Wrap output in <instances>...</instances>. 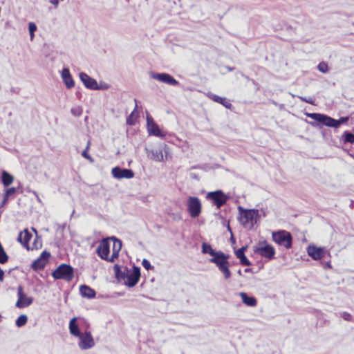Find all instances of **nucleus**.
<instances>
[{
	"mask_svg": "<svg viewBox=\"0 0 354 354\" xmlns=\"http://www.w3.org/2000/svg\"><path fill=\"white\" fill-rule=\"evenodd\" d=\"M306 115L319 124L334 128H338L348 120V117H341L339 120H335L325 114L318 113H307Z\"/></svg>",
	"mask_w": 354,
	"mask_h": 354,
	"instance_id": "nucleus-1",
	"label": "nucleus"
},
{
	"mask_svg": "<svg viewBox=\"0 0 354 354\" xmlns=\"http://www.w3.org/2000/svg\"><path fill=\"white\" fill-rule=\"evenodd\" d=\"M51 274L55 279L71 281L74 277V269L68 264L62 263L53 271Z\"/></svg>",
	"mask_w": 354,
	"mask_h": 354,
	"instance_id": "nucleus-2",
	"label": "nucleus"
},
{
	"mask_svg": "<svg viewBox=\"0 0 354 354\" xmlns=\"http://www.w3.org/2000/svg\"><path fill=\"white\" fill-rule=\"evenodd\" d=\"M272 240L279 245L283 246L287 249L292 247V237L290 232L286 230H279L273 232L272 234Z\"/></svg>",
	"mask_w": 354,
	"mask_h": 354,
	"instance_id": "nucleus-3",
	"label": "nucleus"
},
{
	"mask_svg": "<svg viewBox=\"0 0 354 354\" xmlns=\"http://www.w3.org/2000/svg\"><path fill=\"white\" fill-rule=\"evenodd\" d=\"M238 209L241 214L240 222L244 226H246L249 223L253 225L254 222L256 221V218L259 216L258 210L254 209H245L241 206L238 207Z\"/></svg>",
	"mask_w": 354,
	"mask_h": 354,
	"instance_id": "nucleus-4",
	"label": "nucleus"
},
{
	"mask_svg": "<svg viewBox=\"0 0 354 354\" xmlns=\"http://www.w3.org/2000/svg\"><path fill=\"white\" fill-rule=\"evenodd\" d=\"M206 198L212 202V203L219 209L221 206L225 205L229 199L225 193L221 190H216L210 192L207 194Z\"/></svg>",
	"mask_w": 354,
	"mask_h": 354,
	"instance_id": "nucleus-5",
	"label": "nucleus"
},
{
	"mask_svg": "<svg viewBox=\"0 0 354 354\" xmlns=\"http://www.w3.org/2000/svg\"><path fill=\"white\" fill-rule=\"evenodd\" d=\"M187 206V211L192 218H196L201 213L202 204L199 198L196 196L188 197Z\"/></svg>",
	"mask_w": 354,
	"mask_h": 354,
	"instance_id": "nucleus-6",
	"label": "nucleus"
},
{
	"mask_svg": "<svg viewBox=\"0 0 354 354\" xmlns=\"http://www.w3.org/2000/svg\"><path fill=\"white\" fill-rule=\"evenodd\" d=\"M254 252L268 259H273L275 254L274 248L266 241L259 242L258 246L254 249Z\"/></svg>",
	"mask_w": 354,
	"mask_h": 354,
	"instance_id": "nucleus-7",
	"label": "nucleus"
},
{
	"mask_svg": "<svg viewBox=\"0 0 354 354\" xmlns=\"http://www.w3.org/2000/svg\"><path fill=\"white\" fill-rule=\"evenodd\" d=\"M147 155L149 158L153 161L162 162L164 160V153L167 156V145H160L156 149H146Z\"/></svg>",
	"mask_w": 354,
	"mask_h": 354,
	"instance_id": "nucleus-8",
	"label": "nucleus"
},
{
	"mask_svg": "<svg viewBox=\"0 0 354 354\" xmlns=\"http://www.w3.org/2000/svg\"><path fill=\"white\" fill-rule=\"evenodd\" d=\"M77 337L79 338L78 346L82 350L90 349L95 346V342L90 331L85 330Z\"/></svg>",
	"mask_w": 354,
	"mask_h": 354,
	"instance_id": "nucleus-9",
	"label": "nucleus"
},
{
	"mask_svg": "<svg viewBox=\"0 0 354 354\" xmlns=\"http://www.w3.org/2000/svg\"><path fill=\"white\" fill-rule=\"evenodd\" d=\"M18 299L15 304V306L18 308H24L29 306L33 302V298L28 297L23 290V287L19 286L17 288Z\"/></svg>",
	"mask_w": 354,
	"mask_h": 354,
	"instance_id": "nucleus-10",
	"label": "nucleus"
},
{
	"mask_svg": "<svg viewBox=\"0 0 354 354\" xmlns=\"http://www.w3.org/2000/svg\"><path fill=\"white\" fill-rule=\"evenodd\" d=\"M150 77L154 80H156L160 82L165 83L168 85L178 86L179 82L171 75L166 73H158L151 72Z\"/></svg>",
	"mask_w": 354,
	"mask_h": 354,
	"instance_id": "nucleus-11",
	"label": "nucleus"
},
{
	"mask_svg": "<svg viewBox=\"0 0 354 354\" xmlns=\"http://www.w3.org/2000/svg\"><path fill=\"white\" fill-rule=\"evenodd\" d=\"M140 277V268L133 266V270H129V272L127 274L126 279L124 283L129 287H133L138 282Z\"/></svg>",
	"mask_w": 354,
	"mask_h": 354,
	"instance_id": "nucleus-12",
	"label": "nucleus"
},
{
	"mask_svg": "<svg viewBox=\"0 0 354 354\" xmlns=\"http://www.w3.org/2000/svg\"><path fill=\"white\" fill-rule=\"evenodd\" d=\"M112 175L115 178H131L134 176V173L131 169L115 167L112 169Z\"/></svg>",
	"mask_w": 354,
	"mask_h": 354,
	"instance_id": "nucleus-13",
	"label": "nucleus"
},
{
	"mask_svg": "<svg viewBox=\"0 0 354 354\" xmlns=\"http://www.w3.org/2000/svg\"><path fill=\"white\" fill-rule=\"evenodd\" d=\"M307 253L313 259L319 260L324 257L326 250L324 248L309 245L307 248Z\"/></svg>",
	"mask_w": 354,
	"mask_h": 354,
	"instance_id": "nucleus-14",
	"label": "nucleus"
},
{
	"mask_svg": "<svg viewBox=\"0 0 354 354\" xmlns=\"http://www.w3.org/2000/svg\"><path fill=\"white\" fill-rule=\"evenodd\" d=\"M50 257V252L47 251H44L41 252L40 257L35 260L32 265L31 268L34 270H38L43 269L48 262V258Z\"/></svg>",
	"mask_w": 354,
	"mask_h": 354,
	"instance_id": "nucleus-15",
	"label": "nucleus"
},
{
	"mask_svg": "<svg viewBox=\"0 0 354 354\" xmlns=\"http://www.w3.org/2000/svg\"><path fill=\"white\" fill-rule=\"evenodd\" d=\"M110 252V245L108 239H103L96 249L97 255L102 259H108Z\"/></svg>",
	"mask_w": 354,
	"mask_h": 354,
	"instance_id": "nucleus-16",
	"label": "nucleus"
},
{
	"mask_svg": "<svg viewBox=\"0 0 354 354\" xmlns=\"http://www.w3.org/2000/svg\"><path fill=\"white\" fill-rule=\"evenodd\" d=\"M80 79L84 84V85L89 89L92 90H98L100 89V87L98 86L97 81L88 76L87 74H86L84 72H81L79 74Z\"/></svg>",
	"mask_w": 354,
	"mask_h": 354,
	"instance_id": "nucleus-17",
	"label": "nucleus"
},
{
	"mask_svg": "<svg viewBox=\"0 0 354 354\" xmlns=\"http://www.w3.org/2000/svg\"><path fill=\"white\" fill-rule=\"evenodd\" d=\"M229 259V255L225 254L222 251H218V254H217L215 257L209 259V262L214 263L216 266L218 268L221 266L227 263Z\"/></svg>",
	"mask_w": 354,
	"mask_h": 354,
	"instance_id": "nucleus-18",
	"label": "nucleus"
},
{
	"mask_svg": "<svg viewBox=\"0 0 354 354\" xmlns=\"http://www.w3.org/2000/svg\"><path fill=\"white\" fill-rule=\"evenodd\" d=\"M147 130L150 135H153L158 137L162 136L158 126L156 124L150 115L147 116Z\"/></svg>",
	"mask_w": 354,
	"mask_h": 354,
	"instance_id": "nucleus-19",
	"label": "nucleus"
},
{
	"mask_svg": "<svg viewBox=\"0 0 354 354\" xmlns=\"http://www.w3.org/2000/svg\"><path fill=\"white\" fill-rule=\"evenodd\" d=\"M62 79L68 88H71L75 85V82L68 68H64L61 73Z\"/></svg>",
	"mask_w": 354,
	"mask_h": 354,
	"instance_id": "nucleus-20",
	"label": "nucleus"
},
{
	"mask_svg": "<svg viewBox=\"0 0 354 354\" xmlns=\"http://www.w3.org/2000/svg\"><path fill=\"white\" fill-rule=\"evenodd\" d=\"M113 270L115 277L119 281H124L126 279L127 274L129 272V270L127 267L122 269V268L117 264L113 266Z\"/></svg>",
	"mask_w": 354,
	"mask_h": 354,
	"instance_id": "nucleus-21",
	"label": "nucleus"
},
{
	"mask_svg": "<svg viewBox=\"0 0 354 354\" xmlns=\"http://www.w3.org/2000/svg\"><path fill=\"white\" fill-rule=\"evenodd\" d=\"M246 246L241 247V248L235 251V254L236 257L239 259L240 263L242 266H248L251 265V263L245 255L244 252L246 250Z\"/></svg>",
	"mask_w": 354,
	"mask_h": 354,
	"instance_id": "nucleus-22",
	"label": "nucleus"
},
{
	"mask_svg": "<svg viewBox=\"0 0 354 354\" xmlns=\"http://www.w3.org/2000/svg\"><path fill=\"white\" fill-rule=\"evenodd\" d=\"M31 238V233L29 232L28 230H25L24 232L19 233L17 240L28 250H30L28 243Z\"/></svg>",
	"mask_w": 354,
	"mask_h": 354,
	"instance_id": "nucleus-23",
	"label": "nucleus"
},
{
	"mask_svg": "<svg viewBox=\"0 0 354 354\" xmlns=\"http://www.w3.org/2000/svg\"><path fill=\"white\" fill-rule=\"evenodd\" d=\"M80 292L83 297L92 299L95 297V291L86 285H82L80 287Z\"/></svg>",
	"mask_w": 354,
	"mask_h": 354,
	"instance_id": "nucleus-24",
	"label": "nucleus"
},
{
	"mask_svg": "<svg viewBox=\"0 0 354 354\" xmlns=\"http://www.w3.org/2000/svg\"><path fill=\"white\" fill-rule=\"evenodd\" d=\"M77 317H73L70 320L68 324L70 333L75 337L80 336V335L82 333L80 332L79 326L77 324Z\"/></svg>",
	"mask_w": 354,
	"mask_h": 354,
	"instance_id": "nucleus-25",
	"label": "nucleus"
},
{
	"mask_svg": "<svg viewBox=\"0 0 354 354\" xmlns=\"http://www.w3.org/2000/svg\"><path fill=\"white\" fill-rule=\"evenodd\" d=\"M239 295L242 299L243 303L245 305L251 307H254L257 305V301L255 297L249 296L245 292H240Z\"/></svg>",
	"mask_w": 354,
	"mask_h": 354,
	"instance_id": "nucleus-26",
	"label": "nucleus"
},
{
	"mask_svg": "<svg viewBox=\"0 0 354 354\" xmlns=\"http://www.w3.org/2000/svg\"><path fill=\"white\" fill-rule=\"evenodd\" d=\"M14 180L13 176L8 172L3 171L1 174V181L5 187L9 186Z\"/></svg>",
	"mask_w": 354,
	"mask_h": 354,
	"instance_id": "nucleus-27",
	"label": "nucleus"
},
{
	"mask_svg": "<svg viewBox=\"0 0 354 354\" xmlns=\"http://www.w3.org/2000/svg\"><path fill=\"white\" fill-rule=\"evenodd\" d=\"M202 252L204 254H209L212 257H214L218 254V251H216L212 248L211 245L206 243H203L202 244Z\"/></svg>",
	"mask_w": 354,
	"mask_h": 354,
	"instance_id": "nucleus-28",
	"label": "nucleus"
},
{
	"mask_svg": "<svg viewBox=\"0 0 354 354\" xmlns=\"http://www.w3.org/2000/svg\"><path fill=\"white\" fill-rule=\"evenodd\" d=\"M230 263H225V265L221 266L218 269L223 274L224 278L225 279H228L231 277V271L230 270Z\"/></svg>",
	"mask_w": 354,
	"mask_h": 354,
	"instance_id": "nucleus-29",
	"label": "nucleus"
},
{
	"mask_svg": "<svg viewBox=\"0 0 354 354\" xmlns=\"http://www.w3.org/2000/svg\"><path fill=\"white\" fill-rule=\"evenodd\" d=\"M342 138L344 143H350V144L354 143V133H353L348 131H345L343 133Z\"/></svg>",
	"mask_w": 354,
	"mask_h": 354,
	"instance_id": "nucleus-30",
	"label": "nucleus"
},
{
	"mask_svg": "<svg viewBox=\"0 0 354 354\" xmlns=\"http://www.w3.org/2000/svg\"><path fill=\"white\" fill-rule=\"evenodd\" d=\"M111 239L113 240V252L119 253L122 248V242L120 240L113 236Z\"/></svg>",
	"mask_w": 354,
	"mask_h": 354,
	"instance_id": "nucleus-31",
	"label": "nucleus"
},
{
	"mask_svg": "<svg viewBox=\"0 0 354 354\" xmlns=\"http://www.w3.org/2000/svg\"><path fill=\"white\" fill-rule=\"evenodd\" d=\"M28 321V317L26 315H21L16 320L15 324L18 327L24 326Z\"/></svg>",
	"mask_w": 354,
	"mask_h": 354,
	"instance_id": "nucleus-32",
	"label": "nucleus"
},
{
	"mask_svg": "<svg viewBox=\"0 0 354 354\" xmlns=\"http://www.w3.org/2000/svg\"><path fill=\"white\" fill-rule=\"evenodd\" d=\"M291 95L293 97H297L299 98L301 100H302L306 103H308L310 104H312V105L315 104V98L313 97H303V96L295 95L294 94H291Z\"/></svg>",
	"mask_w": 354,
	"mask_h": 354,
	"instance_id": "nucleus-33",
	"label": "nucleus"
},
{
	"mask_svg": "<svg viewBox=\"0 0 354 354\" xmlns=\"http://www.w3.org/2000/svg\"><path fill=\"white\" fill-rule=\"evenodd\" d=\"M135 102V108L134 110L132 111V113L130 114V115L127 119V124L129 125H133L134 122L132 120V118L134 116L136 111L138 108V101L136 99H134Z\"/></svg>",
	"mask_w": 354,
	"mask_h": 354,
	"instance_id": "nucleus-34",
	"label": "nucleus"
},
{
	"mask_svg": "<svg viewBox=\"0 0 354 354\" xmlns=\"http://www.w3.org/2000/svg\"><path fill=\"white\" fill-rule=\"evenodd\" d=\"M207 96L212 99L214 102H216L217 103H219V104H221L223 103V102H225V99L224 97H221L220 96H218L215 94H213V93H208L207 94Z\"/></svg>",
	"mask_w": 354,
	"mask_h": 354,
	"instance_id": "nucleus-35",
	"label": "nucleus"
},
{
	"mask_svg": "<svg viewBox=\"0 0 354 354\" xmlns=\"http://www.w3.org/2000/svg\"><path fill=\"white\" fill-rule=\"evenodd\" d=\"M90 146V141H88L87 145L86 147V149L82 151V156L85 158L86 159L88 160L90 162H93V159L91 158V156L88 153V150L89 149Z\"/></svg>",
	"mask_w": 354,
	"mask_h": 354,
	"instance_id": "nucleus-36",
	"label": "nucleus"
},
{
	"mask_svg": "<svg viewBox=\"0 0 354 354\" xmlns=\"http://www.w3.org/2000/svg\"><path fill=\"white\" fill-rule=\"evenodd\" d=\"M28 30H29L30 38L32 39L35 36V32L37 30L36 24L33 22H30L28 24Z\"/></svg>",
	"mask_w": 354,
	"mask_h": 354,
	"instance_id": "nucleus-37",
	"label": "nucleus"
},
{
	"mask_svg": "<svg viewBox=\"0 0 354 354\" xmlns=\"http://www.w3.org/2000/svg\"><path fill=\"white\" fill-rule=\"evenodd\" d=\"M317 69L323 73H326L328 71V66L324 62H320L317 66Z\"/></svg>",
	"mask_w": 354,
	"mask_h": 354,
	"instance_id": "nucleus-38",
	"label": "nucleus"
},
{
	"mask_svg": "<svg viewBox=\"0 0 354 354\" xmlns=\"http://www.w3.org/2000/svg\"><path fill=\"white\" fill-rule=\"evenodd\" d=\"M142 265L147 270H149L153 268L151 263L146 259L142 260Z\"/></svg>",
	"mask_w": 354,
	"mask_h": 354,
	"instance_id": "nucleus-39",
	"label": "nucleus"
},
{
	"mask_svg": "<svg viewBox=\"0 0 354 354\" xmlns=\"http://www.w3.org/2000/svg\"><path fill=\"white\" fill-rule=\"evenodd\" d=\"M340 317H342L346 321L349 322L352 320V315L347 312L340 313Z\"/></svg>",
	"mask_w": 354,
	"mask_h": 354,
	"instance_id": "nucleus-40",
	"label": "nucleus"
},
{
	"mask_svg": "<svg viewBox=\"0 0 354 354\" xmlns=\"http://www.w3.org/2000/svg\"><path fill=\"white\" fill-rule=\"evenodd\" d=\"M17 189L15 187H10L6 190L5 196L9 198L10 196L16 192Z\"/></svg>",
	"mask_w": 354,
	"mask_h": 354,
	"instance_id": "nucleus-41",
	"label": "nucleus"
},
{
	"mask_svg": "<svg viewBox=\"0 0 354 354\" xmlns=\"http://www.w3.org/2000/svg\"><path fill=\"white\" fill-rule=\"evenodd\" d=\"M118 256H119V253L115 252H112V255L111 256V257L109 258L108 257V259H106V260L109 261V262H114L115 260L118 258Z\"/></svg>",
	"mask_w": 354,
	"mask_h": 354,
	"instance_id": "nucleus-42",
	"label": "nucleus"
},
{
	"mask_svg": "<svg viewBox=\"0 0 354 354\" xmlns=\"http://www.w3.org/2000/svg\"><path fill=\"white\" fill-rule=\"evenodd\" d=\"M41 246V243L40 241H38L37 240H35L32 245L30 247V249L34 250V249H38Z\"/></svg>",
	"mask_w": 354,
	"mask_h": 354,
	"instance_id": "nucleus-43",
	"label": "nucleus"
},
{
	"mask_svg": "<svg viewBox=\"0 0 354 354\" xmlns=\"http://www.w3.org/2000/svg\"><path fill=\"white\" fill-rule=\"evenodd\" d=\"M71 113L75 116H78L81 114V111L80 110V109L77 108V109H71Z\"/></svg>",
	"mask_w": 354,
	"mask_h": 354,
	"instance_id": "nucleus-44",
	"label": "nucleus"
},
{
	"mask_svg": "<svg viewBox=\"0 0 354 354\" xmlns=\"http://www.w3.org/2000/svg\"><path fill=\"white\" fill-rule=\"evenodd\" d=\"M223 106H224L225 108L230 109L232 106V104L227 101H226V99H225V102L221 103Z\"/></svg>",
	"mask_w": 354,
	"mask_h": 354,
	"instance_id": "nucleus-45",
	"label": "nucleus"
},
{
	"mask_svg": "<svg viewBox=\"0 0 354 354\" xmlns=\"http://www.w3.org/2000/svg\"><path fill=\"white\" fill-rule=\"evenodd\" d=\"M8 198L4 196V198H3V200L2 201V202L0 203V208H1L7 202Z\"/></svg>",
	"mask_w": 354,
	"mask_h": 354,
	"instance_id": "nucleus-46",
	"label": "nucleus"
},
{
	"mask_svg": "<svg viewBox=\"0 0 354 354\" xmlns=\"http://www.w3.org/2000/svg\"><path fill=\"white\" fill-rule=\"evenodd\" d=\"M4 279V272L1 268H0V281H3Z\"/></svg>",
	"mask_w": 354,
	"mask_h": 354,
	"instance_id": "nucleus-47",
	"label": "nucleus"
},
{
	"mask_svg": "<svg viewBox=\"0 0 354 354\" xmlns=\"http://www.w3.org/2000/svg\"><path fill=\"white\" fill-rule=\"evenodd\" d=\"M11 91H12V92H15V88H11Z\"/></svg>",
	"mask_w": 354,
	"mask_h": 354,
	"instance_id": "nucleus-48",
	"label": "nucleus"
},
{
	"mask_svg": "<svg viewBox=\"0 0 354 354\" xmlns=\"http://www.w3.org/2000/svg\"><path fill=\"white\" fill-rule=\"evenodd\" d=\"M310 124H311L312 126H315V124L314 122H310Z\"/></svg>",
	"mask_w": 354,
	"mask_h": 354,
	"instance_id": "nucleus-49",
	"label": "nucleus"
},
{
	"mask_svg": "<svg viewBox=\"0 0 354 354\" xmlns=\"http://www.w3.org/2000/svg\"><path fill=\"white\" fill-rule=\"evenodd\" d=\"M238 273H239V274H241V270H239V271H238Z\"/></svg>",
	"mask_w": 354,
	"mask_h": 354,
	"instance_id": "nucleus-50",
	"label": "nucleus"
}]
</instances>
